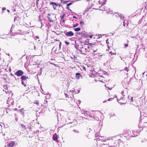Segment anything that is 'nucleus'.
<instances>
[{
  "instance_id": "f257e3e1",
  "label": "nucleus",
  "mask_w": 147,
  "mask_h": 147,
  "mask_svg": "<svg viewBox=\"0 0 147 147\" xmlns=\"http://www.w3.org/2000/svg\"><path fill=\"white\" fill-rule=\"evenodd\" d=\"M51 15L50 14H48V18L50 22H53V18H55V15L53 14L51 17L50 16Z\"/></svg>"
},
{
  "instance_id": "f03ea898",
  "label": "nucleus",
  "mask_w": 147,
  "mask_h": 147,
  "mask_svg": "<svg viewBox=\"0 0 147 147\" xmlns=\"http://www.w3.org/2000/svg\"><path fill=\"white\" fill-rule=\"evenodd\" d=\"M24 74V72L21 70H19L16 73H15V74L17 76H22Z\"/></svg>"
},
{
  "instance_id": "7ed1b4c3",
  "label": "nucleus",
  "mask_w": 147,
  "mask_h": 147,
  "mask_svg": "<svg viewBox=\"0 0 147 147\" xmlns=\"http://www.w3.org/2000/svg\"><path fill=\"white\" fill-rule=\"evenodd\" d=\"M74 34V33L71 31H70L68 32H66L65 34V35L68 37L72 36Z\"/></svg>"
},
{
  "instance_id": "20e7f679",
  "label": "nucleus",
  "mask_w": 147,
  "mask_h": 147,
  "mask_svg": "<svg viewBox=\"0 0 147 147\" xmlns=\"http://www.w3.org/2000/svg\"><path fill=\"white\" fill-rule=\"evenodd\" d=\"M50 4L53 6V8L55 10L56 9V8L58 6L57 4L53 2H51Z\"/></svg>"
},
{
  "instance_id": "39448f33",
  "label": "nucleus",
  "mask_w": 147,
  "mask_h": 147,
  "mask_svg": "<svg viewBox=\"0 0 147 147\" xmlns=\"http://www.w3.org/2000/svg\"><path fill=\"white\" fill-rule=\"evenodd\" d=\"M82 77V76L80 75V73H76V78L77 79H79Z\"/></svg>"
},
{
  "instance_id": "423d86ee",
  "label": "nucleus",
  "mask_w": 147,
  "mask_h": 147,
  "mask_svg": "<svg viewBox=\"0 0 147 147\" xmlns=\"http://www.w3.org/2000/svg\"><path fill=\"white\" fill-rule=\"evenodd\" d=\"M14 144V142L13 141H12L8 144V146L10 147H12Z\"/></svg>"
},
{
  "instance_id": "0eeeda50",
  "label": "nucleus",
  "mask_w": 147,
  "mask_h": 147,
  "mask_svg": "<svg viewBox=\"0 0 147 147\" xmlns=\"http://www.w3.org/2000/svg\"><path fill=\"white\" fill-rule=\"evenodd\" d=\"M53 140H55L58 138V136L56 134H55L53 136Z\"/></svg>"
},
{
  "instance_id": "6e6552de",
  "label": "nucleus",
  "mask_w": 147,
  "mask_h": 147,
  "mask_svg": "<svg viewBox=\"0 0 147 147\" xmlns=\"http://www.w3.org/2000/svg\"><path fill=\"white\" fill-rule=\"evenodd\" d=\"M21 78L22 80H26L28 78V77L26 76H21Z\"/></svg>"
},
{
  "instance_id": "1a4fd4ad",
  "label": "nucleus",
  "mask_w": 147,
  "mask_h": 147,
  "mask_svg": "<svg viewBox=\"0 0 147 147\" xmlns=\"http://www.w3.org/2000/svg\"><path fill=\"white\" fill-rule=\"evenodd\" d=\"M119 17L120 18V19L121 20H123L124 21V20H123V19L124 18V17L123 15L120 14Z\"/></svg>"
},
{
  "instance_id": "9d476101",
  "label": "nucleus",
  "mask_w": 147,
  "mask_h": 147,
  "mask_svg": "<svg viewBox=\"0 0 147 147\" xmlns=\"http://www.w3.org/2000/svg\"><path fill=\"white\" fill-rule=\"evenodd\" d=\"M81 30V28H77L74 29V30L76 32L79 31Z\"/></svg>"
},
{
  "instance_id": "9b49d317",
  "label": "nucleus",
  "mask_w": 147,
  "mask_h": 147,
  "mask_svg": "<svg viewBox=\"0 0 147 147\" xmlns=\"http://www.w3.org/2000/svg\"><path fill=\"white\" fill-rule=\"evenodd\" d=\"M12 102V100H7V104H8L10 103H11Z\"/></svg>"
},
{
  "instance_id": "f8f14e48",
  "label": "nucleus",
  "mask_w": 147,
  "mask_h": 147,
  "mask_svg": "<svg viewBox=\"0 0 147 147\" xmlns=\"http://www.w3.org/2000/svg\"><path fill=\"white\" fill-rule=\"evenodd\" d=\"M34 103L38 105L39 104V102L38 101L36 100L34 102Z\"/></svg>"
},
{
  "instance_id": "ddd939ff",
  "label": "nucleus",
  "mask_w": 147,
  "mask_h": 147,
  "mask_svg": "<svg viewBox=\"0 0 147 147\" xmlns=\"http://www.w3.org/2000/svg\"><path fill=\"white\" fill-rule=\"evenodd\" d=\"M114 15L116 16L117 17H119L120 14L117 13H116L115 14H114Z\"/></svg>"
},
{
  "instance_id": "4468645a",
  "label": "nucleus",
  "mask_w": 147,
  "mask_h": 147,
  "mask_svg": "<svg viewBox=\"0 0 147 147\" xmlns=\"http://www.w3.org/2000/svg\"><path fill=\"white\" fill-rule=\"evenodd\" d=\"M84 22L82 21H80V24L81 25H84Z\"/></svg>"
},
{
  "instance_id": "2eb2a0df",
  "label": "nucleus",
  "mask_w": 147,
  "mask_h": 147,
  "mask_svg": "<svg viewBox=\"0 0 147 147\" xmlns=\"http://www.w3.org/2000/svg\"><path fill=\"white\" fill-rule=\"evenodd\" d=\"M88 11V9H85L84 11L83 14L84 15L87 12V11Z\"/></svg>"
},
{
  "instance_id": "dca6fc26",
  "label": "nucleus",
  "mask_w": 147,
  "mask_h": 147,
  "mask_svg": "<svg viewBox=\"0 0 147 147\" xmlns=\"http://www.w3.org/2000/svg\"><path fill=\"white\" fill-rule=\"evenodd\" d=\"M78 25V23H76V24L74 25L73 26V27H76Z\"/></svg>"
},
{
  "instance_id": "f3484780",
  "label": "nucleus",
  "mask_w": 147,
  "mask_h": 147,
  "mask_svg": "<svg viewBox=\"0 0 147 147\" xmlns=\"http://www.w3.org/2000/svg\"><path fill=\"white\" fill-rule=\"evenodd\" d=\"M21 126H22V127L24 129H26V128L25 126V125H24L23 124H22L21 125Z\"/></svg>"
},
{
  "instance_id": "a211bd4d",
  "label": "nucleus",
  "mask_w": 147,
  "mask_h": 147,
  "mask_svg": "<svg viewBox=\"0 0 147 147\" xmlns=\"http://www.w3.org/2000/svg\"><path fill=\"white\" fill-rule=\"evenodd\" d=\"M125 70L127 72H128V71H129V69L127 67H126L125 68Z\"/></svg>"
},
{
  "instance_id": "6ab92c4d",
  "label": "nucleus",
  "mask_w": 147,
  "mask_h": 147,
  "mask_svg": "<svg viewBox=\"0 0 147 147\" xmlns=\"http://www.w3.org/2000/svg\"><path fill=\"white\" fill-rule=\"evenodd\" d=\"M65 42L66 43V44H67V45H69L70 44L69 42L67 41H65Z\"/></svg>"
},
{
  "instance_id": "aec40b11",
  "label": "nucleus",
  "mask_w": 147,
  "mask_h": 147,
  "mask_svg": "<svg viewBox=\"0 0 147 147\" xmlns=\"http://www.w3.org/2000/svg\"><path fill=\"white\" fill-rule=\"evenodd\" d=\"M74 132L78 133H79V131L76 130H73Z\"/></svg>"
},
{
  "instance_id": "412c9836",
  "label": "nucleus",
  "mask_w": 147,
  "mask_h": 147,
  "mask_svg": "<svg viewBox=\"0 0 147 147\" xmlns=\"http://www.w3.org/2000/svg\"><path fill=\"white\" fill-rule=\"evenodd\" d=\"M61 42H60V44L59 45V50H60L61 49Z\"/></svg>"
},
{
  "instance_id": "4be33fe9",
  "label": "nucleus",
  "mask_w": 147,
  "mask_h": 147,
  "mask_svg": "<svg viewBox=\"0 0 147 147\" xmlns=\"http://www.w3.org/2000/svg\"><path fill=\"white\" fill-rule=\"evenodd\" d=\"M72 4L71 3H69L67 5V7L70 5Z\"/></svg>"
},
{
  "instance_id": "5701e85b",
  "label": "nucleus",
  "mask_w": 147,
  "mask_h": 147,
  "mask_svg": "<svg viewBox=\"0 0 147 147\" xmlns=\"http://www.w3.org/2000/svg\"><path fill=\"white\" fill-rule=\"evenodd\" d=\"M65 16V14H63V16H62L61 18V19H63L64 17Z\"/></svg>"
},
{
  "instance_id": "b1692460",
  "label": "nucleus",
  "mask_w": 147,
  "mask_h": 147,
  "mask_svg": "<svg viewBox=\"0 0 147 147\" xmlns=\"http://www.w3.org/2000/svg\"><path fill=\"white\" fill-rule=\"evenodd\" d=\"M101 147H107V146L105 144H103L102 145V146Z\"/></svg>"
},
{
  "instance_id": "393cba45",
  "label": "nucleus",
  "mask_w": 147,
  "mask_h": 147,
  "mask_svg": "<svg viewBox=\"0 0 147 147\" xmlns=\"http://www.w3.org/2000/svg\"><path fill=\"white\" fill-rule=\"evenodd\" d=\"M22 84L24 85L25 86L26 84H25V83L23 81H22Z\"/></svg>"
},
{
  "instance_id": "a878e982",
  "label": "nucleus",
  "mask_w": 147,
  "mask_h": 147,
  "mask_svg": "<svg viewBox=\"0 0 147 147\" xmlns=\"http://www.w3.org/2000/svg\"><path fill=\"white\" fill-rule=\"evenodd\" d=\"M123 93H124V92L123 91H122L121 92V94H122V95L123 96V97L125 96L123 94Z\"/></svg>"
},
{
  "instance_id": "bb28decb",
  "label": "nucleus",
  "mask_w": 147,
  "mask_h": 147,
  "mask_svg": "<svg viewBox=\"0 0 147 147\" xmlns=\"http://www.w3.org/2000/svg\"><path fill=\"white\" fill-rule=\"evenodd\" d=\"M123 26H125V20H124V21H123Z\"/></svg>"
},
{
  "instance_id": "cd10ccee",
  "label": "nucleus",
  "mask_w": 147,
  "mask_h": 147,
  "mask_svg": "<svg viewBox=\"0 0 147 147\" xmlns=\"http://www.w3.org/2000/svg\"><path fill=\"white\" fill-rule=\"evenodd\" d=\"M6 9V8L5 7H4L2 8V10L3 11L5 10Z\"/></svg>"
},
{
  "instance_id": "c85d7f7f",
  "label": "nucleus",
  "mask_w": 147,
  "mask_h": 147,
  "mask_svg": "<svg viewBox=\"0 0 147 147\" xmlns=\"http://www.w3.org/2000/svg\"><path fill=\"white\" fill-rule=\"evenodd\" d=\"M113 99V98L112 99L111 98H109L108 99V101H111V100H112Z\"/></svg>"
},
{
  "instance_id": "c756f323",
  "label": "nucleus",
  "mask_w": 147,
  "mask_h": 147,
  "mask_svg": "<svg viewBox=\"0 0 147 147\" xmlns=\"http://www.w3.org/2000/svg\"><path fill=\"white\" fill-rule=\"evenodd\" d=\"M133 98L132 97H131V99H130V102H132L133 101Z\"/></svg>"
},
{
  "instance_id": "7c9ffc66",
  "label": "nucleus",
  "mask_w": 147,
  "mask_h": 147,
  "mask_svg": "<svg viewBox=\"0 0 147 147\" xmlns=\"http://www.w3.org/2000/svg\"><path fill=\"white\" fill-rule=\"evenodd\" d=\"M124 45L125 47H127L128 46V45L127 44H125Z\"/></svg>"
},
{
  "instance_id": "2f4dec72",
  "label": "nucleus",
  "mask_w": 147,
  "mask_h": 147,
  "mask_svg": "<svg viewBox=\"0 0 147 147\" xmlns=\"http://www.w3.org/2000/svg\"><path fill=\"white\" fill-rule=\"evenodd\" d=\"M78 104H77V105L78 106V105H79L78 104H80V100H78Z\"/></svg>"
},
{
  "instance_id": "473e14b6",
  "label": "nucleus",
  "mask_w": 147,
  "mask_h": 147,
  "mask_svg": "<svg viewBox=\"0 0 147 147\" xmlns=\"http://www.w3.org/2000/svg\"><path fill=\"white\" fill-rule=\"evenodd\" d=\"M55 53H56V54H58V52H57V50H56L55 51Z\"/></svg>"
},
{
  "instance_id": "72a5a7b5",
  "label": "nucleus",
  "mask_w": 147,
  "mask_h": 147,
  "mask_svg": "<svg viewBox=\"0 0 147 147\" xmlns=\"http://www.w3.org/2000/svg\"><path fill=\"white\" fill-rule=\"evenodd\" d=\"M67 9H68L69 10V11H71V9H69V7H67Z\"/></svg>"
},
{
  "instance_id": "f704fd0d",
  "label": "nucleus",
  "mask_w": 147,
  "mask_h": 147,
  "mask_svg": "<svg viewBox=\"0 0 147 147\" xmlns=\"http://www.w3.org/2000/svg\"><path fill=\"white\" fill-rule=\"evenodd\" d=\"M65 95L66 97H69L68 96V95L67 94H66L65 93Z\"/></svg>"
},
{
  "instance_id": "c9c22d12",
  "label": "nucleus",
  "mask_w": 147,
  "mask_h": 147,
  "mask_svg": "<svg viewBox=\"0 0 147 147\" xmlns=\"http://www.w3.org/2000/svg\"><path fill=\"white\" fill-rule=\"evenodd\" d=\"M42 51H41V52H40V55H42Z\"/></svg>"
},
{
  "instance_id": "e433bc0d",
  "label": "nucleus",
  "mask_w": 147,
  "mask_h": 147,
  "mask_svg": "<svg viewBox=\"0 0 147 147\" xmlns=\"http://www.w3.org/2000/svg\"><path fill=\"white\" fill-rule=\"evenodd\" d=\"M73 18L75 19H77L76 17L75 16H73Z\"/></svg>"
},
{
  "instance_id": "4c0bfd02",
  "label": "nucleus",
  "mask_w": 147,
  "mask_h": 147,
  "mask_svg": "<svg viewBox=\"0 0 147 147\" xmlns=\"http://www.w3.org/2000/svg\"><path fill=\"white\" fill-rule=\"evenodd\" d=\"M36 38H39V37L38 36H36Z\"/></svg>"
},
{
  "instance_id": "58836bf2",
  "label": "nucleus",
  "mask_w": 147,
  "mask_h": 147,
  "mask_svg": "<svg viewBox=\"0 0 147 147\" xmlns=\"http://www.w3.org/2000/svg\"><path fill=\"white\" fill-rule=\"evenodd\" d=\"M110 53L111 54V55H112L114 54V53H112L111 52H110Z\"/></svg>"
},
{
  "instance_id": "ea45409f",
  "label": "nucleus",
  "mask_w": 147,
  "mask_h": 147,
  "mask_svg": "<svg viewBox=\"0 0 147 147\" xmlns=\"http://www.w3.org/2000/svg\"><path fill=\"white\" fill-rule=\"evenodd\" d=\"M92 36H93L92 35H91L90 36V38H91L92 37Z\"/></svg>"
},
{
  "instance_id": "a19ab883",
  "label": "nucleus",
  "mask_w": 147,
  "mask_h": 147,
  "mask_svg": "<svg viewBox=\"0 0 147 147\" xmlns=\"http://www.w3.org/2000/svg\"><path fill=\"white\" fill-rule=\"evenodd\" d=\"M74 91V90H71L70 91V92H73Z\"/></svg>"
},
{
  "instance_id": "79ce46f5",
  "label": "nucleus",
  "mask_w": 147,
  "mask_h": 147,
  "mask_svg": "<svg viewBox=\"0 0 147 147\" xmlns=\"http://www.w3.org/2000/svg\"><path fill=\"white\" fill-rule=\"evenodd\" d=\"M83 69H84L85 70H86V67H83Z\"/></svg>"
},
{
  "instance_id": "37998d69",
  "label": "nucleus",
  "mask_w": 147,
  "mask_h": 147,
  "mask_svg": "<svg viewBox=\"0 0 147 147\" xmlns=\"http://www.w3.org/2000/svg\"><path fill=\"white\" fill-rule=\"evenodd\" d=\"M34 49L36 51V47H35V46H34Z\"/></svg>"
},
{
  "instance_id": "c03bdc74",
  "label": "nucleus",
  "mask_w": 147,
  "mask_h": 147,
  "mask_svg": "<svg viewBox=\"0 0 147 147\" xmlns=\"http://www.w3.org/2000/svg\"><path fill=\"white\" fill-rule=\"evenodd\" d=\"M100 0H99V1H98V3L99 4L100 3Z\"/></svg>"
},
{
  "instance_id": "a18cd8bd",
  "label": "nucleus",
  "mask_w": 147,
  "mask_h": 147,
  "mask_svg": "<svg viewBox=\"0 0 147 147\" xmlns=\"http://www.w3.org/2000/svg\"><path fill=\"white\" fill-rule=\"evenodd\" d=\"M107 101V100H105V101H104L103 102V103H105V102H106Z\"/></svg>"
},
{
  "instance_id": "49530a36",
  "label": "nucleus",
  "mask_w": 147,
  "mask_h": 147,
  "mask_svg": "<svg viewBox=\"0 0 147 147\" xmlns=\"http://www.w3.org/2000/svg\"><path fill=\"white\" fill-rule=\"evenodd\" d=\"M129 82V81H128V82H127V84H128Z\"/></svg>"
},
{
  "instance_id": "de8ad7c7",
  "label": "nucleus",
  "mask_w": 147,
  "mask_h": 147,
  "mask_svg": "<svg viewBox=\"0 0 147 147\" xmlns=\"http://www.w3.org/2000/svg\"><path fill=\"white\" fill-rule=\"evenodd\" d=\"M7 11L8 12H9V10H8V9H7Z\"/></svg>"
},
{
  "instance_id": "09e8293b",
  "label": "nucleus",
  "mask_w": 147,
  "mask_h": 147,
  "mask_svg": "<svg viewBox=\"0 0 147 147\" xmlns=\"http://www.w3.org/2000/svg\"><path fill=\"white\" fill-rule=\"evenodd\" d=\"M108 39H107V40H106V42H107H107H108Z\"/></svg>"
},
{
  "instance_id": "8fccbe9b",
  "label": "nucleus",
  "mask_w": 147,
  "mask_h": 147,
  "mask_svg": "<svg viewBox=\"0 0 147 147\" xmlns=\"http://www.w3.org/2000/svg\"><path fill=\"white\" fill-rule=\"evenodd\" d=\"M63 22H64L63 20Z\"/></svg>"
},
{
  "instance_id": "3c124183",
  "label": "nucleus",
  "mask_w": 147,
  "mask_h": 147,
  "mask_svg": "<svg viewBox=\"0 0 147 147\" xmlns=\"http://www.w3.org/2000/svg\"><path fill=\"white\" fill-rule=\"evenodd\" d=\"M144 73H143V74L144 75Z\"/></svg>"
},
{
  "instance_id": "603ef678",
  "label": "nucleus",
  "mask_w": 147,
  "mask_h": 147,
  "mask_svg": "<svg viewBox=\"0 0 147 147\" xmlns=\"http://www.w3.org/2000/svg\"><path fill=\"white\" fill-rule=\"evenodd\" d=\"M121 98H123V97H121Z\"/></svg>"
},
{
  "instance_id": "864d4df0",
  "label": "nucleus",
  "mask_w": 147,
  "mask_h": 147,
  "mask_svg": "<svg viewBox=\"0 0 147 147\" xmlns=\"http://www.w3.org/2000/svg\"><path fill=\"white\" fill-rule=\"evenodd\" d=\"M117 101H118V99H117Z\"/></svg>"
},
{
  "instance_id": "5fc2aeb1",
  "label": "nucleus",
  "mask_w": 147,
  "mask_h": 147,
  "mask_svg": "<svg viewBox=\"0 0 147 147\" xmlns=\"http://www.w3.org/2000/svg\"><path fill=\"white\" fill-rule=\"evenodd\" d=\"M100 38V37H99L98 38Z\"/></svg>"
},
{
  "instance_id": "6e6d98bb",
  "label": "nucleus",
  "mask_w": 147,
  "mask_h": 147,
  "mask_svg": "<svg viewBox=\"0 0 147 147\" xmlns=\"http://www.w3.org/2000/svg\"><path fill=\"white\" fill-rule=\"evenodd\" d=\"M95 1H96V0H95Z\"/></svg>"
}]
</instances>
